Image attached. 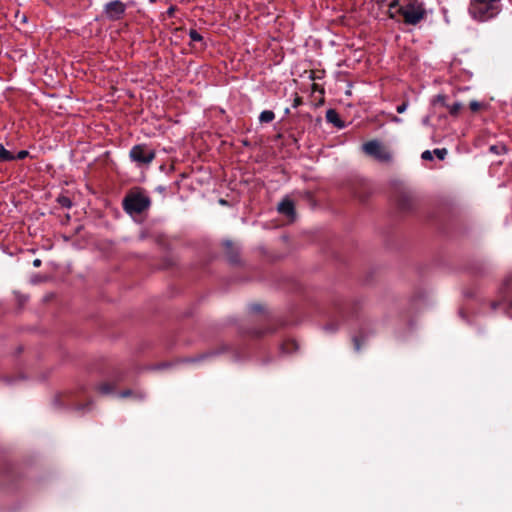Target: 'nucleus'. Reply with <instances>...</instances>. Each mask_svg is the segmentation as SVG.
I'll list each match as a JSON object with an SVG mask.
<instances>
[{"mask_svg": "<svg viewBox=\"0 0 512 512\" xmlns=\"http://www.w3.org/2000/svg\"><path fill=\"white\" fill-rule=\"evenodd\" d=\"M390 17L394 18L400 14L404 22L409 25H416L422 21L426 15L424 5L419 0H392L389 4Z\"/></svg>", "mask_w": 512, "mask_h": 512, "instance_id": "nucleus-1", "label": "nucleus"}, {"mask_svg": "<svg viewBox=\"0 0 512 512\" xmlns=\"http://www.w3.org/2000/svg\"><path fill=\"white\" fill-rule=\"evenodd\" d=\"M501 11L500 0H471L469 14L479 22L496 17Z\"/></svg>", "mask_w": 512, "mask_h": 512, "instance_id": "nucleus-2", "label": "nucleus"}, {"mask_svg": "<svg viewBox=\"0 0 512 512\" xmlns=\"http://www.w3.org/2000/svg\"><path fill=\"white\" fill-rule=\"evenodd\" d=\"M150 199L142 193H132L123 201L124 209L129 214H140L150 206Z\"/></svg>", "mask_w": 512, "mask_h": 512, "instance_id": "nucleus-3", "label": "nucleus"}, {"mask_svg": "<svg viewBox=\"0 0 512 512\" xmlns=\"http://www.w3.org/2000/svg\"><path fill=\"white\" fill-rule=\"evenodd\" d=\"M363 151L380 162H389L392 158L390 151L377 140H371L363 144Z\"/></svg>", "mask_w": 512, "mask_h": 512, "instance_id": "nucleus-4", "label": "nucleus"}, {"mask_svg": "<svg viewBox=\"0 0 512 512\" xmlns=\"http://www.w3.org/2000/svg\"><path fill=\"white\" fill-rule=\"evenodd\" d=\"M155 155L154 150L149 149L143 144L133 146L129 153L131 160L136 162L138 165L150 164L154 160Z\"/></svg>", "mask_w": 512, "mask_h": 512, "instance_id": "nucleus-5", "label": "nucleus"}, {"mask_svg": "<svg viewBox=\"0 0 512 512\" xmlns=\"http://www.w3.org/2000/svg\"><path fill=\"white\" fill-rule=\"evenodd\" d=\"M126 11V5L120 0L108 2L104 6V15L110 21L120 20Z\"/></svg>", "mask_w": 512, "mask_h": 512, "instance_id": "nucleus-6", "label": "nucleus"}, {"mask_svg": "<svg viewBox=\"0 0 512 512\" xmlns=\"http://www.w3.org/2000/svg\"><path fill=\"white\" fill-rule=\"evenodd\" d=\"M278 211L291 219H293L295 216L294 204L289 199H284L279 203Z\"/></svg>", "mask_w": 512, "mask_h": 512, "instance_id": "nucleus-7", "label": "nucleus"}, {"mask_svg": "<svg viewBox=\"0 0 512 512\" xmlns=\"http://www.w3.org/2000/svg\"><path fill=\"white\" fill-rule=\"evenodd\" d=\"M326 119L328 122L333 123L335 126H337L339 128L343 127V123L339 119L338 113L333 109H329L326 112Z\"/></svg>", "mask_w": 512, "mask_h": 512, "instance_id": "nucleus-8", "label": "nucleus"}, {"mask_svg": "<svg viewBox=\"0 0 512 512\" xmlns=\"http://www.w3.org/2000/svg\"><path fill=\"white\" fill-rule=\"evenodd\" d=\"M15 160V155L0 144V163Z\"/></svg>", "mask_w": 512, "mask_h": 512, "instance_id": "nucleus-9", "label": "nucleus"}, {"mask_svg": "<svg viewBox=\"0 0 512 512\" xmlns=\"http://www.w3.org/2000/svg\"><path fill=\"white\" fill-rule=\"evenodd\" d=\"M275 114L271 110H264L259 115V121L261 123H270L274 120Z\"/></svg>", "mask_w": 512, "mask_h": 512, "instance_id": "nucleus-10", "label": "nucleus"}, {"mask_svg": "<svg viewBox=\"0 0 512 512\" xmlns=\"http://www.w3.org/2000/svg\"><path fill=\"white\" fill-rule=\"evenodd\" d=\"M445 107L452 116H457L462 109V104L460 102H455L453 104H445Z\"/></svg>", "mask_w": 512, "mask_h": 512, "instance_id": "nucleus-11", "label": "nucleus"}, {"mask_svg": "<svg viewBox=\"0 0 512 512\" xmlns=\"http://www.w3.org/2000/svg\"><path fill=\"white\" fill-rule=\"evenodd\" d=\"M189 37H190V40L193 41V42H201L202 39H203L201 34L198 31L194 30V29H191L189 31Z\"/></svg>", "mask_w": 512, "mask_h": 512, "instance_id": "nucleus-12", "label": "nucleus"}, {"mask_svg": "<svg viewBox=\"0 0 512 512\" xmlns=\"http://www.w3.org/2000/svg\"><path fill=\"white\" fill-rule=\"evenodd\" d=\"M98 391L102 394H109L113 391V387L108 383H103L98 386Z\"/></svg>", "mask_w": 512, "mask_h": 512, "instance_id": "nucleus-13", "label": "nucleus"}, {"mask_svg": "<svg viewBox=\"0 0 512 512\" xmlns=\"http://www.w3.org/2000/svg\"><path fill=\"white\" fill-rule=\"evenodd\" d=\"M282 349L285 353H290L293 349H297V345L294 341H288L283 344Z\"/></svg>", "mask_w": 512, "mask_h": 512, "instance_id": "nucleus-14", "label": "nucleus"}, {"mask_svg": "<svg viewBox=\"0 0 512 512\" xmlns=\"http://www.w3.org/2000/svg\"><path fill=\"white\" fill-rule=\"evenodd\" d=\"M482 106L483 104L476 100L471 101L469 104V107L473 112L479 111L482 108Z\"/></svg>", "mask_w": 512, "mask_h": 512, "instance_id": "nucleus-15", "label": "nucleus"}, {"mask_svg": "<svg viewBox=\"0 0 512 512\" xmlns=\"http://www.w3.org/2000/svg\"><path fill=\"white\" fill-rule=\"evenodd\" d=\"M433 153L437 156L438 159L443 160L447 155V150L445 148L435 149Z\"/></svg>", "mask_w": 512, "mask_h": 512, "instance_id": "nucleus-16", "label": "nucleus"}, {"mask_svg": "<svg viewBox=\"0 0 512 512\" xmlns=\"http://www.w3.org/2000/svg\"><path fill=\"white\" fill-rule=\"evenodd\" d=\"M28 151L27 150H21L17 153V155H15V159H19V160H22L24 158H26L28 156Z\"/></svg>", "mask_w": 512, "mask_h": 512, "instance_id": "nucleus-17", "label": "nucleus"}, {"mask_svg": "<svg viewBox=\"0 0 512 512\" xmlns=\"http://www.w3.org/2000/svg\"><path fill=\"white\" fill-rule=\"evenodd\" d=\"M422 159L424 160H432L433 159V156H432V152L429 151V150H426L422 153L421 155Z\"/></svg>", "mask_w": 512, "mask_h": 512, "instance_id": "nucleus-18", "label": "nucleus"}, {"mask_svg": "<svg viewBox=\"0 0 512 512\" xmlns=\"http://www.w3.org/2000/svg\"><path fill=\"white\" fill-rule=\"evenodd\" d=\"M407 106H408V105H407V103H406V102H404V103H402L401 105H398V106H397L396 111H397L398 113H403V112H405V111H406Z\"/></svg>", "mask_w": 512, "mask_h": 512, "instance_id": "nucleus-19", "label": "nucleus"}, {"mask_svg": "<svg viewBox=\"0 0 512 512\" xmlns=\"http://www.w3.org/2000/svg\"><path fill=\"white\" fill-rule=\"evenodd\" d=\"M436 100H437L438 102H440L444 107H445V104H447V103L445 102V96H443V95H438V96H437V98H436Z\"/></svg>", "mask_w": 512, "mask_h": 512, "instance_id": "nucleus-20", "label": "nucleus"}, {"mask_svg": "<svg viewBox=\"0 0 512 512\" xmlns=\"http://www.w3.org/2000/svg\"><path fill=\"white\" fill-rule=\"evenodd\" d=\"M132 394V392L130 390H126L124 392L121 393V397H128Z\"/></svg>", "mask_w": 512, "mask_h": 512, "instance_id": "nucleus-21", "label": "nucleus"}, {"mask_svg": "<svg viewBox=\"0 0 512 512\" xmlns=\"http://www.w3.org/2000/svg\"><path fill=\"white\" fill-rule=\"evenodd\" d=\"M33 265H34L35 267H39V266L41 265V260H40V259H35V260L33 261Z\"/></svg>", "mask_w": 512, "mask_h": 512, "instance_id": "nucleus-22", "label": "nucleus"}, {"mask_svg": "<svg viewBox=\"0 0 512 512\" xmlns=\"http://www.w3.org/2000/svg\"><path fill=\"white\" fill-rule=\"evenodd\" d=\"M355 348H356V350H359V349H360V347H359V343H358V341H357V340H355Z\"/></svg>", "mask_w": 512, "mask_h": 512, "instance_id": "nucleus-23", "label": "nucleus"}, {"mask_svg": "<svg viewBox=\"0 0 512 512\" xmlns=\"http://www.w3.org/2000/svg\"><path fill=\"white\" fill-rule=\"evenodd\" d=\"M393 121H395V122H400V121H401V119H400V118H398V117H394V118H393Z\"/></svg>", "mask_w": 512, "mask_h": 512, "instance_id": "nucleus-24", "label": "nucleus"}, {"mask_svg": "<svg viewBox=\"0 0 512 512\" xmlns=\"http://www.w3.org/2000/svg\"><path fill=\"white\" fill-rule=\"evenodd\" d=\"M490 150L493 151V152H496V147L495 146H491Z\"/></svg>", "mask_w": 512, "mask_h": 512, "instance_id": "nucleus-25", "label": "nucleus"}, {"mask_svg": "<svg viewBox=\"0 0 512 512\" xmlns=\"http://www.w3.org/2000/svg\"><path fill=\"white\" fill-rule=\"evenodd\" d=\"M62 204H63V205H68V204H67V200L63 201V202H62Z\"/></svg>", "mask_w": 512, "mask_h": 512, "instance_id": "nucleus-26", "label": "nucleus"}]
</instances>
